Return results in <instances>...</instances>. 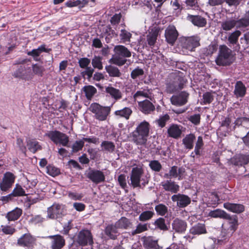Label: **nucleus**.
<instances>
[{
    "instance_id": "nucleus-51",
    "label": "nucleus",
    "mask_w": 249,
    "mask_h": 249,
    "mask_svg": "<svg viewBox=\"0 0 249 249\" xmlns=\"http://www.w3.org/2000/svg\"><path fill=\"white\" fill-rule=\"evenodd\" d=\"M148 230V224H142L141 223H139L135 230L131 231V234L133 235L141 233L142 232Z\"/></svg>"
},
{
    "instance_id": "nucleus-37",
    "label": "nucleus",
    "mask_w": 249,
    "mask_h": 249,
    "mask_svg": "<svg viewBox=\"0 0 249 249\" xmlns=\"http://www.w3.org/2000/svg\"><path fill=\"white\" fill-rule=\"evenodd\" d=\"M105 70L110 77H119L121 76V72L119 69L112 65H107L105 67Z\"/></svg>"
},
{
    "instance_id": "nucleus-7",
    "label": "nucleus",
    "mask_w": 249,
    "mask_h": 249,
    "mask_svg": "<svg viewBox=\"0 0 249 249\" xmlns=\"http://www.w3.org/2000/svg\"><path fill=\"white\" fill-rule=\"evenodd\" d=\"M16 176L12 172H6L0 183V189L3 192H7L13 185Z\"/></svg>"
},
{
    "instance_id": "nucleus-58",
    "label": "nucleus",
    "mask_w": 249,
    "mask_h": 249,
    "mask_svg": "<svg viewBox=\"0 0 249 249\" xmlns=\"http://www.w3.org/2000/svg\"><path fill=\"white\" fill-rule=\"evenodd\" d=\"M121 40L123 42H130L132 34L125 29H122L120 34Z\"/></svg>"
},
{
    "instance_id": "nucleus-59",
    "label": "nucleus",
    "mask_w": 249,
    "mask_h": 249,
    "mask_svg": "<svg viewBox=\"0 0 249 249\" xmlns=\"http://www.w3.org/2000/svg\"><path fill=\"white\" fill-rule=\"evenodd\" d=\"M241 34V33L240 31H235L229 36L228 41L231 44H235L237 42L238 38Z\"/></svg>"
},
{
    "instance_id": "nucleus-46",
    "label": "nucleus",
    "mask_w": 249,
    "mask_h": 249,
    "mask_svg": "<svg viewBox=\"0 0 249 249\" xmlns=\"http://www.w3.org/2000/svg\"><path fill=\"white\" fill-rule=\"evenodd\" d=\"M158 33L156 31L150 33L146 36V41L150 47H153L157 41Z\"/></svg>"
},
{
    "instance_id": "nucleus-8",
    "label": "nucleus",
    "mask_w": 249,
    "mask_h": 249,
    "mask_svg": "<svg viewBox=\"0 0 249 249\" xmlns=\"http://www.w3.org/2000/svg\"><path fill=\"white\" fill-rule=\"evenodd\" d=\"M64 206L59 204H53L48 208L47 216L50 219L61 218L64 215Z\"/></svg>"
},
{
    "instance_id": "nucleus-20",
    "label": "nucleus",
    "mask_w": 249,
    "mask_h": 249,
    "mask_svg": "<svg viewBox=\"0 0 249 249\" xmlns=\"http://www.w3.org/2000/svg\"><path fill=\"white\" fill-rule=\"evenodd\" d=\"M172 228L178 233L184 232L187 228V223L184 221L178 218H176L172 223Z\"/></svg>"
},
{
    "instance_id": "nucleus-38",
    "label": "nucleus",
    "mask_w": 249,
    "mask_h": 249,
    "mask_svg": "<svg viewBox=\"0 0 249 249\" xmlns=\"http://www.w3.org/2000/svg\"><path fill=\"white\" fill-rule=\"evenodd\" d=\"M32 68L31 71H32V72L33 74V76L34 75L39 77L43 76L45 69L42 65L38 64H35L32 65Z\"/></svg>"
},
{
    "instance_id": "nucleus-24",
    "label": "nucleus",
    "mask_w": 249,
    "mask_h": 249,
    "mask_svg": "<svg viewBox=\"0 0 249 249\" xmlns=\"http://www.w3.org/2000/svg\"><path fill=\"white\" fill-rule=\"evenodd\" d=\"M162 186L166 191L170 192L172 193L176 194L179 190V186L175 181L171 180H167L164 182H162Z\"/></svg>"
},
{
    "instance_id": "nucleus-13",
    "label": "nucleus",
    "mask_w": 249,
    "mask_h": 249,
    "mask_svg": "<svg viewBox=\"0 0 249 249\" xmlns=\"http://www.w3.org/2000/svg\"><path fill=\"white\" fill-rule=\"evenodd\" d=\"M186 20L190 22L194 26L199 28H202L206 26L207 19L200 15H193L188 14L186 17Z\"/></svg>"
},
{
    "instance_id": "nucleus-35",
    "label": "nucleus",
    "mask_w": 249,
    "mask_h": 249,
    "mask_svg": "<svg viewBox=\"0 0 249 249\" xmlns=\"http://www.w3.org/2000/svg\"><path fill=\"white\" fill-rule=\"evenodd\" d=\"M235 26L237 27V22L234 19H228L221 23V29L224 31L231 30Z\"/></svg>"
},
{
    "instance_id": "nucleus-53",
    "label": "nucleus",
    "mask_w": 249,
    "mask_h": 249,
    "mask_svg": "<svg viewBox=\"0 0 249 249\" xmlns=\"http://www.w3.org/2000/svg\"><path fill=\"white\" fill-rule=\"evenodd\" d=\"M84 146V142L82 140L76 141L72 145L71 152L73 153H77V152L81 150Z\"/></svg>"
},
{
    "instance_id": "nucleus-19",
    "label": "nucleus",
    "mask_w": 249,
    "mask_h": 249,
    "mask_svg": "<svg viewBox=\"0 0 249 249\" xmlns=\"http://www.w3.org/2000/svg\"><path fill=\"white\" fill-rule=\"evenodd\" d=\"M49 237L53 239L51 246L52 249H61L65 245L64 237L59 234L51 235Z\"/></svg>"
},
{
    "instance_id": "nucleus-30",
    "label": "nucleus",
    "mask_w": 249,
    "mask_h": 249,
    "mask_svg": "<svg viewBox=\"0 0 249 249\" xmlns=\"http://www.w3.org/2000/svg\"><path fill=\"white\" fill-rule=\"evenodd\" d=\"M196 140V136L194 134L190 133L186 136L182 140V143L187 149H192L194 147V142Z\"/></svg>"
},
{
    "instance_id": "nucleus-26",
    "label": "nucleus",
    "mask_w": 249,
    "mask_h": 249,
    "mask_svg": "<svg viewBox=\"0 0 249 249\" xmlns=\"http://www.w3.org/2000/svg\"><path fill=\"white\" fill-rule=\"evenodd\" d=\"M247 89L245 85L241 81L236 82L233 91L236 98L243 97L246 93Z\"/></svg>"
},
{
    "instance_id": "nucleus-61",
    "label": "nucleus",
    "mask_w": 249,
    "mask_h": 249,
    "mask_svg": "<svg viewBox=\"0 0 249 249\" xmlns=\"http://www.w3.org/2000/svg\"><path fill=\"white\" fill-rule=\"evenodd\" d=\"M94 71V69L90 67L87 68L85 70L81 72V76L83 78H86L85 76H87V79L89 80L92 77L93 72Z\"/></svg>"
},
{
    "instance_id": "nucleus-55",
    "label": "nucleus",
    "mask_w": 249,
    "mask_h": 249,
    "mask_svg": "<svg viewBox=\"0 0 249 249\" xmlns=\"http://www.w3.org/2000/svg\"><path fill=\"white\" fill-rule=\"evenodd\" d=\"M155 211L158 215L160 216L165 215L168 212V208L163 204H159L155 207Z\"/></svg>"
},
{
    "instance_id": "nucleus-42",
    "label": "nucleus",
    "mask_w": 249,
    "mask_h": 249,
    "mask_svg": "<svg viewBox=\"0 0 249 249\" xmlns=\"http://www.w3.org/2000/svg\"><path fill=\"white\" fill-rule=\"evenodd\" d=\"M132 113V111L130 108L125 107L122 109L115 111L114 113L116 116L128 119Z\"/></svg>"
},
{
    "instance_id": "nucleus-56",
    "label": "nucleus",
    "mask_w": 249,
    "mask_h": 249,
    "mask_svg": "<svg viewBox=\"0 0 249 249\" xmlns=\"http://www.w3.org/2000/svg\"><path fill=\"white\" fill-rule=\"evenodd\" d=\"M149 166L152 171L156 172H159L162 169L161 163L157 160H151L149 162Z\"/></svg>"
},
{
    "instance_id": "nucleus-5",
    "label": "nucleus",
    "mask_w": 249,
    "mask_h": 249,
    "mask_svg": "<svg viewBox=\"0 0 249 249\" xmlns=\"http://www.w3.org/2000/svg\"><path fill=\"white\" fill-rule=\"evenodd\" d=\"M45 135L56 144L59 143L64 146H66L69 142V137L59 131H50Z\"/></svg>"
},
{
    "instance_id": "nucleus-49",
    "label": "nucleus",
    "mask_w": 249,
    "mask_h": 249,
    "mask_svg": "<svg viewBox=\"0 0 249 249\" xmlns=\"http://www.w3.org/2000/svg\"><path fill=\"white\" fill-rule=\"evenodd\" d=\"M110 61L116 65L122 66L126 63L127 60L125 58L115 54Z\"/></svg>"
},
{
    "instance_id": "nucleus-43",
    "label": "nucleus",
    "mask_w": 249,
    "mask_h": 249,
    "mask_svg": "<svg viewBox=\"0 0 249 249\" xmlns=\"http://www.w3.org/2000/svg\"><path fill=\"white\" fill-rule=\"evenodd\" d=\"M185 3L187 10L197 11L200 9L198 0H185Z\"/></svg>"
},
{
    "instance_id": "nucleus-33",
    "label": "nucleus",
    "mask_w": 249,
    "mask_h": 249,
    "mask_svg": "<svg viewBox=\"0 0 249 249\" xmlns=\"http://www.w3.org/2000/svg\"><path fill=\"white\" fill-rule=\"evenodd\" d=\"M22 213V210L17 207L14 210L8 212L6 217L9 221H15L20 217Z\"/></svg>"
},
{
    "instance_id": "nucleus-28",
    "label": "nucleus",
    "mask_w": 249,
    "mask_h": 249,
    "mask_svg": "<svg viewBox=\"0 0 249 249\" xmlns=\"http://www.w3.org/2000/svg\"><path fill=\"white\" fill-rule=\"evenodd\" d=\"M106 92L116 101L120 100L122 97L121 91L110 86L106 87Z\"/></svg>"
},
{
    "instance_id": "nucleus-41",
    "label": "nucleus",
    "mask_w": 249,
    "mask_h": 249,
    "mask_svg": "<svg viewBox=\"0 0 249 249\" xmlns=\"http://www.w3.org/2000/svg\"><path fill=\"white\" fill-rule=\"evenodd\" d=\"M171 119L170 116L168 114H165L159 116L158 119L156 120V123L159 127L163 128L166 123Z\"/></svg>"
},
{
    "instance_id": "nucleus-27",
    "label": "nucleus",
    "mask_w": 249,
    "mask_h": 249,
    "mask_svg": "<svg viewBox=\"0 0 249 249\" xmlns=\"http://www.w3.org/2000/svg\"><path fill=\"white\" fill-rule=\"evenodd\" d=\"M118 229L116 224L108 225L105 229V234L110 239L115 240L119 235Z\"/></svg>"
},
{
    "instance_id": "nucleus-60",
    "label": "nucleus",
    "mask_w": 249,
    "mask_h": 249,
    "mask_svg": "<svg viewBox=\"0 0 249 249\" xmlns=\"http://www.w3.org/2000/svg\"><path fill=\"white\" fill-rule=\"evenodd\" d=\"M1 231L5 234H13L16 231L15 228L9 225H1Z\"/></svg>"
},
{
    "instance_id": "nucleus-11",
    "label": "nucleus",
    "mask_w": 249,
    "mask_h": 249,
    "mask_svg": "<svg viewBox=\"0 0 249 249\" xmlns=\"http://www.w3.org/2000/svg\"><path fill=\"white\" fill-rule=\"evenodd\" d=\"M87 177L96 184L104 182L106 179L104 173L102 171L97 169H90Z\"/></svg>"
},
{
    "instance_id": "nucleus-44",
    "label": "nucleus",
    "mask_w": 249,
    "mask_h": 249,
    "mask_svg": "<svg viewBox=\"0 0 249 249\" xmlns=\"http://www.w3.org/2000/svg\"><path fill=\"white\" fill-rule=\"evenodd\" d=\"M214 92L207 91L205 92L202 96L203 101L201 103V105H207L211 104L214 100V96L213 95Z\"/></svg>"
},
{
    "instance_id": "nucleus-18",
    "label": "nucleus",
    "mask_w": 249,
    "mask_h": 249,
    "mask_svg": "<svg viewBox=\"0 0 249 249\" xmlns=\"http://www.w3.org/2000/svg\"><path fill=\"white\" fill-rule=\"evenodd\" d=\"M182 47L188 50H193L199 45V41L194 37H190L183 39L182 41Z\"/></svg>"
},
{
    "instance_id": "nucleus-3",
    "label": "nucleus",
    "mask_w": 249,
    "mask_h": 249,
    "mask_svg": "<svg viewBox=\"0 0 249 249\" xmlns=\"http://www.w3.org/2000/svg\"><path fill=\"white\" fill-rule=\"evenodd\" d=\"M231 50L226 45L220 46L218 55L215 60L216 63L219 66H229L231 63L230 57Z\"/></svg>"
},
{
    "instance_id": "nucleus-9",
    "label": "nucleus",
    "mask_w": 249,
    "mask_h": 249,
    "mask_svg": "<svg viewBox=\"0 0 249 249\" xmlns=\"http://www.w3.org/2000/svg\"><path fill=\"white\" fill-rule=\"evenodd\" d=\"M189 93L185 91H182L179 93L172 96L170 102L173 105L180 107L185 105L188 102Z\"/></svg>"
},
{
    "instance_id": "nucleus-32",
    "label": "nucleus",
    "mask_w": 249,
    "mask_h": 249,
    "mask_svg": "<svg viewBox=\"0 0 249 249\" xmlns=\"http://www.w3.org/2000/svg\"><path fill=\"white\" fill-rule=\"evenodd\" d=\"M226 218H224V219L228 220L229 223L230 225L229 229L232 231V232L235 231L237 229L238 225V217L236 215L231 216L230 214L227 213Z\"/></svg>"
},
{
    "instance_id": "nucleus-29",
    "label": "nucleus",
    "mask_w": 249,
    "mask_h": 249,
    "mask_svg": "<svg viewBox=\"0 0 249 249\" xmlns=\"http://www.w3.org/2000/svg\"><path fill=\"white\" fill-rule=\"evenodd\" d=\"M27 145L30 151L33 153H36L37 151L42 149L41 145L39 142L35 139L29 140L27 142Z\"/></svg>"
},
{
    "instance_id": "nucleus-64",
    "label": "nucleus",
    "mask_w": 249,
    "mask_h": 249,
    "mask_svg": "<svg viewBox=\"0 0 249 249\" xmlns=\"http://www.w3.org/2000/svg\"><path fill=\"white\" fill-rule=\"evenodd\" d=\"M90 63V59L87 57L81 58L78 60L79 67L82 69H86L89 67V65Z\"/></svg>"
},
{
    "instance_id": "nucleus-6",
    "label": "nucleus",
    "mask_w": 249,
    "mask_h": 249,
    "mask_svg": "<svg viewBox=\"0 0 249 249\" xmlns=\"http://www.w3.org/2000/svg\"><path fill=\"white\" fill-rule=\"evenodd\" d=\"M13 76L15 78L25 80H29L33 78L31 69L24 65H18L13 74Z\"/></svg>"
},
{
    "instance_id": "nucleus-45",
    "label": "nucleus",
    "mask_w": 249,
    "mask_h": 249,
    "mask_svg": "<svg viewBox=\"0 0 249 249\" xmlns=\"http://www.w3.org/2000/svg\"><path fill=\"white\" fill-rule=\"evenodd\" d=\"M209 215L212 217L220 218L222 219L226 218V216H228L227 213L226 212L218 209L210 211Z\"/></svg>"
},
{
    "instance_id": "nucleus-15",
    "label": "nucleus",
    "mask_w": 249,
    "mask_h": 249,
    "mask_svg": "<svg viewBox=\"0 0 249 249\" xmlns=\"http://www.w3.org/2000/svg\"><path fill=\"white\" fill-rule=\"evenodd\" d=\"M35 238L30 233H25L17 241V244L22 247L30 248L33 247Z\"/></svg>"
},
{
    "instance_id": "nucleus-31",
    "label": "nucleus",
    "mask_w": 249,
    "mask_h": 249,
    "mask_svg": "<svg viewBox=\"0 0 249 249\" xmlns=\"http://www.w3.org/2000/svg\"><path fill=\"white\" fill-rule=\"evenodd\" d=\"M82 91L84 92L86 98L89 100L97 93L96 89L91 85L85 86L82 88Z\"/></svg>"
},
{
    "instance_id": "nucleus-1",
    "label": "nucleus",
    "mask_w": 249,
    "mask_h": 249,
    "mask_svg": "<svg viewBox=\"0 0 249 249\" xmlns=\"http://www.w3.org/2000/svg\"><path fill=\"white\" fill-rule=\"evenodd\" d=\"M150 129V125L147 121L140 123L130 134L132 142L138 145H145L149 135Z\"/></svg>"
},
{
    "instance_id": "nucleus-62",
    "label": "nucleus",
    "mask_w": 249,
    "mask_h": 249,
    "mask_svg": "<svg viewBox=\"0 0 249 249\" xmlns=\"http://www.w3.org/2000/svg\"><path fill=\"white\" fill-rule=\"evenodd\" d=\"M177 172L178 167L177 166H173L170 168L169 173L164 175V177L168 178H176L178 177Z\"/></svg>"
},
{
    "instance_id": "nucleus-39",
    "label": "nucleus",
    "mask_w": 249,
    "mask_h": 249,
    "mask_svg": "<svg viewBox=\"0 0 249 249\" xmlns=\"http://www.w3.org/2000/svg\"><path fill=\"white\" fill-rule=\"evenodd\" d=\"M155 229H159L160 231H166L168 230V227L165 224V219L163 217H159L154 222Z\"/></svg>"
},
{
    "instance_id": "nucleus-48",
    "label": "nucleus",
    "mask_w": 249,
    "mask_h": 249,
    "mask_svg": "<svg viewBox=\"0 0 249 249\" xmlns=\"http://www.w3.org/2000/svg\"><path fill=\"white\" fill-rule=\"evenodd\" d=\"M175 79L177 80L178 86L179 89H181L184 88V84L187 81V79L183 75V73L180 71H178V74L176 75Z\"/></svg>"
},
{
    "instance_id": "nucleus-50",
    "label": "nucleus",
    "mask_w": 249,
    "mask_h": 249,
    "mask_svg": "<svg viewBox=\"0 0 249 249\" xmlns=\"http://www.w3.org/2000/svg\"><path fill=\"white\" fill-rule=\"evenodd\" d=\"M46 169L47 173L53 177L57 176L60 174V170L53 165H48Z\"/></svg>"
},
{
    "instance_id": "nucleus-52",
    "label": "nucleus",
    "mask_w": 249,
    "mask_h": 249,
    "mask_svg": "<svg viewBox=\"0 0 249 249\" xmlns=\"http://www.w3.org/2000/svg\"><path fill=\"white\" fill-rule=\"evenodd\" d=\"M102 58L100 56H94L91 61L93 67L98 70H102L103 68Z\"/></svg>"
},
{
    "instance_id": "nucleus-47",
    "label": "nucleus",
    "mask_w": 249,
    "mask_h": 249,
    "mask_svg": "<svg viewBox=\"0 0 249 249\" xmlns=\"http://www.w3.org/2000/svg\"><path fill=\"white\" fill-rule=\"evenodd\" d=\"M155 215L153 211H145L142 212L139 215V219L141 221H146L151 219Z\"/></svg>"
},
{
    "instance_id": "nucleus-36",
    "label": "nucleus",
    "mask_w": 249,
    "mask_h": 249,
    "mask_svg": "<svg viewBox=\"0 0 249 249\" xmlns=\"http://www.w3.org/2000/svg\"><path fill=\"white\" fill-rule=\"evenodd\" d=\"M115 224L119 229H127L132 225L129 219L125 217H122Z\"/></svg>"
},
{
    "instance_id": "nucleus-21",
    "label": "nucleus",
    "mask_w": 249,
    "mask_h": 249,
    "mask_svg": "<svg viewBox=\"0 0 249 249\" xmlns=\"http://www.w3.org/2000/svg\"><path fill=\"white\" fill-rule=\"evenodd\" d=\"M224 207L227 210L236 213H240L245 211V206L241 204L226 202L224 204Z\"/></svg>"
},
{
    "instance_id": "nucleus-25",
    "label": "nucleus",
    "mask_w": 249,
    "mask_h": 249,
    "mask_svg": "<svg viewBox=\"0 0 249 249\" xmlns=\"http://www.w3.org/2000/svg\"><path fill=\"white\" fill-rule=\"evenodd\" d=\"M190 233L193 235H199L207 233V231L204 224L198 223L194 225L190 229Z\"/></svg>"
},
{
    "instance_id": "nucleus-34",
    "label": "nucleus",
    "mask_w": 249,
    "mask_h": 249,
    "mask_svg": "<svg viewBox=\"0 0 249 249\" xmlns=\"http://www.w3.org/2000/svg\"><path fill=\"white\" fill-rule=\"evenodd\" d=\"M237 27L238 28H245L249 27V11L246 13L244 17L237 20Z\"/></svg>"
},
{
    "instance_id": "nucleus-16",
    "label": "nucleus",
    "mask_w": 249,
    "mask_h": 249,
    "mask_svg": "<svg viewBox=\"0 0 249 249\" xmlns=\"http://www.w3.org/2000/svg\"><path fill=\"white\" fill-rule=\"evenodd\" d=\"M142 245L145 249H162L158 244V240H155L152 236H144L142 238Z\"/></svg>"
},
{
    "instance_id": "nucleus-23",
    "label": "nucleus",
    "mask_w": 249,
    "mask_h": 249,
    "mask_svg": "<svg viewBox=\"0 0 249 249\" xmlns=\"http://www.w3.org/2000/svg\"><path fill=\"white\" fill-rule=\"evenodd\" d=\"M141 110L145 114H150L155 109L154 105L148 100H145L139 103Z\"/></svg>"
},
{
    "instance_id": "nucleus-12",
    "label": "nucleus",
    "mask_w": 249,
    "mask_h": 249,
    "mask_svg": "<svg viewBox=\"0 0 249 249\" xmlns=\"http://www.w3.org/2000/svg\"><path fill=\"white\" fill-rule=\"evenodd\" d=\"M178 36V33L174 25L169 26L165 31V37L168 43L173 45Z\"/></svg>"
},
{
    "instance_id": "nucleus-63",
    "label": "nucleus",
    "mask_w": 249,
    "mask_h": 249,
    "mask_svg": "<svg viewBox=\"0 0 249 249\" xmlns=\"http://www.w3.org/2000/svg\"><path fill=\"white\" fill-rule=\"evenodd\" d=\"M143 74L144 71L143 69L138 67L131 71L130 76L131 78L135 79L139 76L143 75Z\"/></svg>"
},
{
    "instance_id": "nucleus-2",
    "label": "nucleus",
    "mask_w": 249,
    "mask_h": 249,
    "mask_svg": "<svg viewBox=\"0 0 249 249\" xmlns=\"http://www.w3.org/2000/svg\"><path fill=\"white\" fill-rule=\"evenodd\" d=\"M89 109L94 114L95 118L100 121L106 120L111 111L109 107H104L97 103H92Z\"/></svg>"
},
{
    "instance_id": "nucleus-4",
    "label": "nucleus",
    "mask_w": 249,
    "mask_h": 249,
    "mask_svg": "<svg viewBox=\"0 0 249 249\" xmlns=\"http://www.w3.org/2000/svg\"><path fill=\"white\" fill-rule=\"evenodd\" d=\"M75 242L82 247L93 246L94 241L91 231L86 229L81 230L77 235Z\"/></svg>"
},
{
    "instance_id": "nucleus-22",
    "label": "nucleus",
    "mask_w": 249,
    "mask_h": 249,
    "mask_svg": "<svg viewBox=\"0 0 249 249\" xmlns=\"http://www.w3.org/2000/svg\"><path fill=\"white\" fill-rule=\"evenodd\" d=\"M113 51L115 55L124 58L130 57L131 56V52L126 47L122 45L115 46Z\"/></svg>"
},
{
    "instance_id": "nucleus-10",
    "label": "nucleus",
    "mask_w": 249,
    "mask_h": 249,
    "mask_svg": "<svg viewBox=\"0 0 249 249\" xmlns=\"http://www.w3.org/2000/svg\"><path fill=\"white\" fill-rule=\"evenodd\" d=\"M143 174V170L141 167H135L132 169L130 174V180L132 186L134 188L141 187L140 181Z\"/></svg>"
},
{
    "instance_id": "nucleus-57",
    "label": "nucleus",
    "mask_w": 249,
    "mask_h": 249,
    "mask_svg": "<svg viewBox=\"0 0 249 249\" xmlns=\"http://www.w3.org/2000/svg\"><path fill=\"white\" fill-rule=\"evenodd\" d=\"M179 89V87L175 82H170L166 84V92L167 93L172 94Z\"/></svg>"
},
{
    "instance_id": "nucleus-54",
    "label": "nucleus",
    "mask_w": 249,
    "mask_h": 249,
    "mask_svg": "<svg viewBox=\"0 0 249 249\" xmlns=\"http://www.w3.org/2000/svg\"><path fill=\"white\" fill-rule=\"evenodd\" d=\"M13 196H26V194L21 186L18 184L16 185V187L11 193Z\"/></svg>"
},
{
    "instance_id": "nucleus-14",
    "label": "nucleus",
    "mask_w": 249,
    "mask_h": 249,
    "mask_svg": "<svg viewBox=\"0 0 249 249\" xmlns=\"http://www.w3.org/2000/svg\"><path fill=\"white\" fill-rule=\"evenodd\" d=\"M171 199L174 202H177V206L180 208H184L190 204L191 198L185 195L178 194L174 195L171 197Z\"/></svg>"
},
{
    "instance_id": "nucleus-40",
    "label": "nucleus",
    "mask_w": 249,
    "mask_h": 249,
    "mask_svg": "<svg viewBox=\"0 0 249 249\" xmlns=\"http://www.w3.org/2000/svg\"><path fill=\"white\" fill-rule=\"evenodd\" d=\"M101 147L103 151L109 153L113 152L115 149V145L114 143L108 141H104L101 144Z\"/></svg>"
},
{
    "instance_id": "nucleus-17",
    "label": "nucleus",
    "mask_w": 249,
    "mask_h": 249,
    "mask_svg": "<svg viewBox=\"0 0 249 249\" xmlns=\"http://www.w3.org/2000/svg\"><path fill=\"white\" fill-rule=\"evenodd\" d=\"M182 126L178 124H172L167 129V133L168 137L178 139L182 134Z\"/></svg>"
}]
</instances>
